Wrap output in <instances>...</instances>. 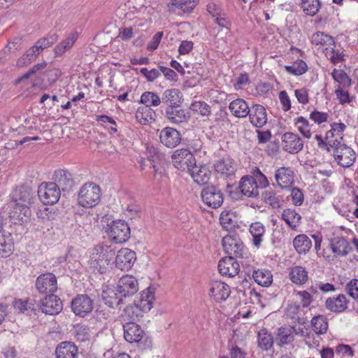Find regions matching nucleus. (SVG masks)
I'll return each instance as SVG.
<instances>
[{
    "label": "nucleus",
    "instance_id": "nucleus-41",
    "mask_svg": "<svg viewBox=\"0 0 358 358\" xmlns=\"http://www.w3.org/2000/svg\"><path fill=\"white\" fill-rule=\"evenodd\" d=\"M293 245L298 253L306 254L311 248L312 241L306 235L299 234L294 238Z\"/></svg>",
    "mask_w": 358,
    "mask_h": 358
},
{
    "label": "nucleus",
    "instance_id": "nucleus-54",
    "mask_svg": "<svg viewBox=\"0 0 358 358\" xmlns=\"http://www.w3.org/2000/svg\"><path fill=\"white\" fill-rule=\"evenodd\" d=\"M287 72L294 76H301L307 71V64L301 59H297L290 66H285Z\"/></svg>",
    "mask_w": 358,
    "mask_h": 358
},
{
    "label": "nucleus",
    "instance_id": "nucleus-23",
    "mask_svg": "<svg viewBox=\"0 0 358 358\" xmlns=\"http://www.w3.org/2000/svg\"><path fill=\"white\" fill-rule=\"evenodd\" d=\"M331 129L327 131L325 138L329 142L331 148H335V146L343 144V134L346 126L344 123L334 122L331 124Z\"/></svg>",
    "mask_w": 358,
    "mask_h": 358
},
{
    "label": "nucleus",
    "instance_id": "nucleus-25",
    "mask_svg": "<svg viewBox=\"0 0 358 358\" xmlns=\"http://www.w3.org/2000/svg\"><path fill=\"white\" fill-rule=\"evenodd\" d=\"M188 172L190 173L194 181L200 185L207 184L211 176V171L206 165L197 166L195 164L192 168H189Z\"/></svg>",
    "mask_w": 358,
    "mask_h": 358
},
{
    "label": "nucleus",
    "instance_id": "nucleus-57",
    "mask_svg": "<svg viewBox=\"0 0 358 358\" xmlns=\"http://www.w3.org/2000/svg\"><path fill=\"white\" fill-rule=\"evenodd\" d=\"M74 335L78 341L82 342L90 340L91 336L90 328L85 324H78L75 327Z\"/></svg>",
    "mask_w": 358,
    "mask_h": 358
},
{
    "label": "nucleus",
    "instance_id": "nucleus-61",
    "mask_svg": "<svg viewBox=\"0 0 358 358\" xmlns=\"http://www.w3.org/2000/svg\"><path fill=\"white\" fill-rule=\"evenodd\" d=\"M294 294L303 308H307L313 302V296L306 290L294 291Z\"/></svg>",
    "mask_w": 358,
    "mask_h": 358
},
{
    "label": "nucleus",
    "instance_id": "nucleus-59",
    "mask_svg": "<svg viewBox=\"0 0 358 358\" xmlns=\"http://www.w3.org/2000/svg\"><path fill=\"white\" fill-rule=\"evenodd\" d=\"M234 215L229 210H223L220 216V222L222 227L227 230L234 226Z\"/></svg>",
    "mask_w": 358,
    "mask_h": 358
},
{
    "label": "nucleus",
    "instance_id": "nucleus-60",
    "mask_svg": "<svg viewBox=\"0 0 358 358\" xmlns=\"http://www.w3.org/2000/svg\"><path fill=\"white\" fill-rule=\"evenodd\" d=\"M345 88L341 87V85H337L334 92L339 103L342 105L350 103L354 99L353 96H351L347 90H344Z\"/></svg>",
    "mask_w": 358,
    "mask_h": 358
},
{
    "label": "nucleus",
    "instance_id": "nucleus-63",
    "mask_svg": "<svg viewBox=\"0 0 358 358\" xmlns=\"http://www.w3.org/2000/svg\"><path fill=\"white\" fill-rule=\"evenodd\" d=\"M345 291L349 296L355 301H358V279L353 278L347 282Z\"/></svg>",
    "mask_w": 358,
    "mask_h": 358
},
{
    "label": "nucleus",
    "instance_id": "nucleus-21",
    "mask_svg": "<svg viewBox=\"0 0 358 358\" xmlns=\"http://www.w3.org/2000/svg\"><path fill=\"white\" fill-rule=\"evenodd\" d=\"M102 300L110 308H115L122 303L123 297L120 296L117 287L106 286L101 293Z\"/></svg>",
    "mask_w": 358,
    "mask_h": 358
},
{
    "label": "nucleus",
    "instance_id": "nucleus-53",
    "mask_svg": "<svg viewBox=\"0 0 358 358\" xmlns=\"http://www.w3.org/2000/svg\"><path fill=\"white\" fill-rule=\"evenodd\" d=\"M331 76L335 82L338 83V85H341L342 87H348L351 85V79L344 71L334 69Z\"/></svg>",
    "mask_w": 358,
    "mask_h": 358
},
{
    "label": "nucleus",
    "instance_id": "nucleus-51",
    "mask_svg": "<svg viewBox=\"0 0 358 358\" xmlns=\"http://www.w3.org/2000/svg\"><path fill=\"white\" fill-rule=\"evenodd\" d=\"M311 325L313 331L318 334L326 333L328 328V322L324 315L315 316L311 320Z\"/></svg>",
    "mask_w": 358,
    "mask_h": 358
},
{
    "label": "nucleus",
    "instance_id": "nucleus-4",
    "mask_svg": "<svg viewBox=\"0 0 358 358\" xmlns=\"http://www.w3.org/2000/svg\"><path fill=\"white\" fill-rule=\"evenodd\" d=\"M38 196L44 205L55 204L61 196L60 187L55 182H43L38 186Z\"/></svg>",
    "mask_w": 358,
    "mask_h": 358
},
{
    "label": "nucleus",
    "instance_id": "nucleus-62",
    "mask_svg": "<svg viewBox=\"0 0 358 358\" xmlns=\"http://www.w3.org/2000/svg\"><path fill=\"white\" fill-rule=\"evenodd\" d=\"M12 306L15 312L24 313L26 311L31 309V304L28 299L22 300L15 299L12 302Z\"/></svg>",
    "mask_w": 358,
    "mask_h": 358
},
{
    "label": "nucleus",
    "instance_id": "nucleus-42",
    "mask_svg": "<svg viewBox=\"0 0 358 358\" xmlns=\"http://www.w3.org/2000/svg\"><path fill=\"white\" fill-rule=\"evenodd\" d=\"M199 2V0H180L175 3H169L167 6L169 11L176 12V9H180L185 13H189Z\"/></svg>",
    "mask_w": 358,
    "mask_h": 358
},
{
    "label": "nucleus",
    "instance_id": "nucleus-44",
    "mask_svg": "<svg viewBox=\"0 0 358 358\" xmlns=\"http://www.w3.org/2000/svg\"><path fill=\"white\" fill-rule=\"evenodd\" d=\"M252 278L258 285L263 287H268L273 282L272 273L270 271L266 269L254 271Z\"/></svg>",
    "mask_w": 358,
    "mask_h": 358
},
{
    "label": "nucleus",
    "instance_id": "nucleus-39",
    "mask_svg": "<svg viewBox=\"0 0 358 358\" xmlns=\"http://www.w3.org/2000/svg\"><path fill=\"white\" fill-rule=\"evenodd\" d=\"M54 180L56 184L63 190L70 188L73 185L72 176L70 172L64 169L55 171Z\"/></svg>",
    "mask_w": 358,
    "mask_h": 358
},
{
    "label": "nucleus",
    "instance_id": "nucleus-8",
    "mask_svg": "<svg viewBox=\"0 0 358 358\" xmlns=\"http://www.w3.org/2000/svg\"><path fill=\"white\" fill-rule=\"evenodd\" d=\"M173 165L181 171L187 170L195 165L196 159L192 152L187 149L176 150L171 156Z\"/></svg>",
    "mask_w": 358,
    "mask_h": 358
},
{
    "label": "nucleus",
    "instance_id": "nucleus-37",
    "mask_svg": "<svg viewBox=\"0 0 358 358\" xmlns=\"http://www.w3.org/2000/svg\"><path fill=\"white\" fill-rule=\"evenodd\" d=\"M289 277L290 280L297 285H304L308 279V271L301 266L292 267L289 273Z\"/></svg>",
    "mask_w": 358,
    "mask_h": 358
},
{
    "label": "nucleus",
    "instance_id": "nucleus-10",
    "mask_svg": "<svg viewBox=\"0 0 358 358\" xmlns=\"http://www.w3.org/2000/svg\"><path fill=\"white\" fill-rule=\"evenodd\" d=\"M222 245L224 252L229 257H241L244 246L241 239L236 235H227L223 237Z\"/></svg>",
    "mask_w": 358,
    "mask_h": 358
},
{
    "label": "nucleus",
    "instance_id": "nucleus-28",
    "mask_svg": "<svg viewBox=\"0 0 358 358\" xmlns=\"http://www.w3.org/2000/svg\"><path fill=\"white\" fill-rule=\"evenodd\" d=\"M250 122L256 127L264 126L267 122V115L264 107L259 104L252 106L248 114Z\"/></svg>",
    "mask_w": 358,
    "mask_h": 358
},
{
    "label": "nucleus",
    "instance_id": "nucleus-48",
    "mask_svg": "<svg viewBox=\"0 0 358 358\" xmlns=\"http://www.w3.org/2000/svg\"><path fill=\"white\" fill-rule=\"evenodd\" d=\"M154 112L152 109H151L149 107L147 106H140L138 108L136 112V120L142 124H146L152 120V115Z\"/></svg>",
    "mask_w": 358,
    "mask_h": 358
},
{
    "label": "nucleus",
    "instance_id": "nucleus-33",
    "mask_svg": "<svg viewBox=\"0 0 358 358\" xmlns=\"http://www.w3.org/2000/svg\"><path fill=\"white\" fill-rule=\"evenodd\" d=\"M273 336L266 329H262L257 333V347L262 351H268L273 346Z\"/></svg>",
    "mask_w": 358,
    "mask_h": 358
},
{
    "label": "nucleus",
    "instance_id": "nucleus-2",
    "mask_svg": "<svg viewBox=\"0 0 358 358\" xmlns=\"http://www.w3.org/2000/svg\"><path fill=\"white\" fill-rule=\"evenodd\" d=\"M115 252L109 246L98 245L93 249L90 264L100 273H105L109 270Z\"/></svg>",
    "mask_w": 358,
    "mask_h": 358
},
{
    "label": "nucleus",
    "instance_id": "nucleus-26",
    "mask_svg": "<svg viewBox=\"0 0 358 358\" xmlns=\"http://www.w3.org/2000/svg\"><path fill=\"white\" fill-rule=\"evenodd\" d=\"M349 301L344 294H340L336 296L329 297L325 301L327 308L336 313L345 311L348 307Z\"/></svg>",
    "mask_w": 358,
    "mask_h": 358
},
{
    "label": "nucleus",
    "instance_id": "nucleus-13",
    "mask_svg": "<svg viewBox=\"0 0 358 358\" xmlns=\"http://www.w3.org/2000/svg\"><path fill=\"white\" fill-rule=\"evenodd\" d=\"M136 259L134 251L125 248L120 249L115 257V266L121 271H129L134 266Z\"/></svg>",
    "mask_w": 358,
    "mask_h": 358
},
{
    "label": "nucleus",
    "instance_id": "nucleus-56",
    "mask_svg": "<svg viewBox=\"0 0 358 358\" xmlns=\"http://www.w3.org/2000/svg\"><path fill=\"white\" fill-rule=\"evenodd\" d=\"M22 48V40L20 37H14L9 40L3 49L4 54L10 55Z\"/></svg>",
    "mask_w": 358,
    "mask_h": 358
},
{
    "label": "nucleus",
    "instance_id": "nucleus-35",
    "mask_svg": "<svg viewBox=\"0 0 358 358\" xmlns=\"http://www.w3.org/2000/svg\"><path fill=\"white\" fill-rule=\"evenodd\" d=\"M214 168L216 172L224 176H230L235 172V166L234 161L230 158H223L217 160Z\"/></svg>",
    "mask_w": 358,
    "mask_h": 358
},
{
    "label": "nucleus",
    "instance_id": "nucleus-19",
    "mask_svg": "<svg viewBox=\"0 0 358 358\" xmlns=\"http://www.w3.org/2000/svg\"><path fill=\"white\" fill-rule=\"evenodd\" d=\"M160 142L169 148H176L181 141V135L176 129L166 127L159 133Z\"/></svg>",
    "mask_w": 358,
    "mask_h": 358
},
{
    "label": "nucleus",
    "instance_id": "nucleus-31",
    "mask_svg": "<svg viewBox=\"0 0 358 358\" xmlns=\"http://www.w3.org/2000/svg\"><path fill=\"white\" fill-rule=\"evenodd\" d=\"M249 231L252 236V245L259 248L262 245L266 233L264 225L260 222H253L250 226Z\"/></svg>",
    "mask_w": 358,
    "mask_h": 358
},
{
    "label": "nucleus",
    "instance_id": "nucleus-16",
    "mask_svg": "<svg viewBox=\"0 0 358 358\" xmlns=\"http://www.w3.org/2000/svg\"><path fill=\"white\" fill-rule=\"evenodd\" d=\"M329 246L336 257H345L352 250L346 238L336 236L329 239Z\"/></svg>",
    "mask_w": 358,
    "mask_h": 358
},
{
    "label": "nucleus",
    "instance_id": "nucleus-6",
    "mask_svg": "<svg viewBox=\"0 0 358 358\" xmlns=\"http://www.w3.org/2000/svg\"><path fill=\"white\" fill-rule=\"evenodd\" d=\"M331 152L338 164L344 168L351 166L356 159L355 151L344 143L335 146Z\"/></svg>",
    "mask_w": 358,
    "mask_h": 358
},
{
    "label": "nucleus",
    "instance_id": "nucleus-22",
    "mask_svg": "<svg viewBox=\"0 0 358 358\" xmlns=\"http://www.w3.org/2000/svg\"><path fill=\"white\" fill-rule=\"evenodd\" d=\"M217 267L220 273L227 277H234L239 271V264L233 257H227L220 259Z\"/></svg>",
    "mask_w": 358,
    "mask_h": 358
},
{
    "label": "nucleus",
    "instance_id": "nucleus-20",
    "mask_svg": "<svg viewBox=\"0 0 358 358\" xmlns=\"http://www.w3.org/2000/svg\"><path fill=\"white\" fill-rule=\"evenodd\" d=\"M230 293L229 286L222 281H213L210 284L209 294L217 302L225 301Z\"/></svg>",
    "mask_w": 358,
    "mask_h": 358
},
{
    "label": "nucleus",
    "instance_id": "nucleus-7",
    "mask_svg": "<svg viewBox=\"0 0 358 358\" xmlns=\"http://www.w3.org/2000/svg\"><path fill=\"white\" fill-rule=\"evenodd\" d=\"M35 287L40 294H54L57 290V280L52 273L40 275L36 280Z\"/></svg>",
    "mask_w": 358,
    "mask_h": 358
},
{
    "label": "nucleus",
    "instance_id": "nucleus-9",
    "mask_svg": "<svg viewBox=\"0 0 358 358\" xmlns=\"http://www.w3.org/2000/svg\"><path fill=\"white\" fill-rule=\"evenodd\" d=\"M116 287L120 293V296L124 299L136 294L139 289V283L136 277L127 274L119 279Z\"/></svg>",
    "mask_w": 358,
    "mask_h": 358
},
{
    "label": "nucleus",
    "instance_id": "nucleus-49",
    "mask_svg": "<svg viewBox=\"0 0 358 358\" xmlns=\"http://www.w3.org/2000/svg\"><path fill=\"white\" fill-rule=\"evenodd\" d=\"M294 123L305 138H310L311 137V125L306 118L302 116L297 117L294 120Z\"/></svg>",
    "mask_w": 358,
    "mask_h": 358
},
{
    "label": "nucleus",
    "instance_id": "nucleus-34",
    "mask_svg": "<svg viewBox=\"0 0 358 358\" xmlns=\"http://www.w3.org/2000/svg\"><path fill=\"white\" fill-rule=\"evenodd\" d=\"M77 353V347L69 341L61 343L55 350L57 358H75Z\"/></svg>",
    "mask_w": 358,
    "mask_h": 358
},
{
    "label": "nucleus",
    "instance_id": "nucleus-55",
    "mask_svg": "<svg viewBox=\"0 0 358 358\" xmlns=\"http://www.w3.org/2000/svg\"><path fill=\"white\" fill-rule=\"evenodd\" d=\"M36 48H35V50ZM37 57L36 55V51L34 52V49L29 48L27 50V52L23 54L16 62V66L18 68H22L30 64L33 61H34Z\"/></svg>",
    "mask_w": 358,
    "mask_h": 358
},
{
    "label": "nucleus",
    "instance_id": "nucleus-24",
    "mask_svg": "<svg viewBox=\"0 0 358 358\" xmlns=\"http://www.w3.org/2000/svg\"><path fill=\"white\" fill-rule=\"evenodd\" d=\"M311 43L317 47L318 49H322L325 52L335 46V42L332 36L325 34L323 31H316L310 37Z\"/></svg>",
    "mask_w": 358,
    "mask_h": 358
},
{
    "label": "nucleus",
    "instance_id": "nucleus-64",
    "mask_svg": "<svg viewBox=\"0 0 358 358\" xmlns=\"http://www.w3.org/2000/svg\"><path fill=\"white\" fill-rule=\"evenodd\" d=\"M253 179L255 180V183L259 186V187H266L269 185V182L264 174L258 169L255 168L252 171Z\"/></svg>",
    "mask_w": 358,
    "mask_h": 358
},
{
    "label": "nucleus",
    "instance_id": "nucleus-50",
    "mask_svg": "<svg viewBox=\"0 0 358 358\" xmlns=\"http://www.w3.org/2000/svg\"><path fill=\"white\" fill-rule=\"evenodd\" d=\"M139 103L149 108L152 106L156 107L160 104L161 99L160 97L153 92H145L141 94Z\"/></svg>",
    "mask_w": 358,
    "mask_h": 358
},
{
    "label": "nucleus",
    "instance_id": "nucleus-12",
    "mask_svg": "<svg viewBox=\"0 0 358 358\" xmlns=\"http://www.w3.org/2000/svg\"><path fill=\"white\" fill-rule=\"evenodd\" d=\"M201 196L204 203L213 208H219L223 203L222 192L214 186L203 188Z\"/></svg>",
    "mask_w": 358,
    "mask_h": 358
},
{
    "label": "nucleus",
    "instance_id": "nucleus-47",
    "mask_svg": "<svg viewBox=\"0 0 358 358\" xmlns=\"http://www.w3.org/2000/svg\"><path fill=\"white\" fill-rule=\"evenodd\" d=\"M145 22L141 19H136L133 27H123L119 29L118 37L122 41L131 39L134 33L138 31L137 27L143 26Z\"/></svg>",
    "mask_w": 358,
    "mask_h": 358
},
{
    "label": "nucleus",
    "instance_id": "nucleus-1",
    "mask_svg": "<svg viewBox=\"0 0 358 358\" xmlns=\"http://www.w3.org/2000/svg\"><path fill=\"white\" fill-rule=\"evenodd\" d=\"M34 195L32 191L26 187H20L15 189L11 201L7 204L9 217L24 222L31 215V206L34 203Z\"/></svg>",
    "mask_w": 358,
    "mask_h": 358
},
{
    "label": "nucleus",
    "instance_id": "nucleus-45",
    "mask_svg": "<svg viewBox=\"0 0 358 358\" xmlns=\"http://www.w3.org/2000/svg\"><path fill=\"white\" fill-rule=\"evenodd\" d=\"M13 250V241L9 233L0 234V257H8Z\"/></svg>",
    "mask_w": 358,
    "mask_h": 358
},
{
    "label": "nucleus",
    "instance_id": "nucleus-52",
    "mask_svg": "<svg viewBox=\"0 0 358 358\" xmlns=\"http://www.w3.org/2000/svg\"><path fill=\"white\" fill-rule=\"evenodd\" d=\"M321 3L320 0H302L301 8L303 12L310 16H315L320 10Z\"/></svg>",
    "mask_w": 358,
    "mask_h": 358
},
{
    "label": "nucleus",
    "instance_id": "nucleus-27",
    "mask_svg": "<svg viewBox=\"0 0 358 358\" xmlns=\"http://www.w3.org/2000/svg\"><path fill=\"white\" fill-rule=\"evenodd\" d=\"M182 101L183 95L178 89H167L162 94V101L167 107L179 108Z\"/></svg>",
    "mask_w": 358,
    "mask_h": 358
},
{
    "label": "nucleus",
    "instance_id": "nucleus-38",
    "mask_svg": "<svg viewBox=\"0 0 358 358\" xmlns=\"http://www.w3.org/2000/svg\"><path fill=\"white\" fill-rule=\"evenodd\" d=\"M145 312L141 309L135 303L127 306L122 314L124 321L134 322L138 321L143 317Z\"/></svg>",
    "mask_w": 358,
    "mask_h": 358
},
{
    "label": "nucleus",
    "instance_id": "nucleus-17",
    "mask_svg": "<svg viewBox=\"0 0 358 358\" xmlns=\"http://www.w3.org/2000/svg\"><path fill=\"white\" fill-rule=\"evenodd\" d=\"M124 338L130 343H138L145 336L141 327L134 322H127L123 325Z\"/></svg>",
    "mask_w": 358,
    "mask_h": 358
},
{
    "label": "nucleus",
    "instance_id": "nucleus-29",
    "mask_svg": "<svg viewBox=\"0 0 358 358\" xmlns=\"http://www.w3.org/2000/svg\"><path fill=\"white\" fill-rule=\"evenodd\" d=\"M165 117L172 124L186 123L189 119V113L184 109L167 107L165 110Z\"/></svg>",
    "mask_w": 358,
    "mask_h": 358
},
{
    "label": "nucleus",
    "instance_id": "nucleus-18",
    "mask_svg": "<svg viewBox=\"0 0 358 358\" xmlns=\"http://www.w3.org/2000/svg\"><path fill=\"white\" fill-rule=\"evenodd\" d=\"M63 308L62 300L55 294H49L41 301V309L47 315H57Z\"/></svg>",
    "mask_w": 358,
    "mask_h": 358
},
{
    "label": "nucleus",
    "instance_id": "nucleus-14",
    "mask_svg": "<svg viewBox=\"0 0 358 358\" xmlns=\"http://www.w3.org/2000/svg\"><path fill=\"white\" fill-rule=\"evenodd\" d=\"M281 139L283 150L289 153H298L303 148L302 139L297 134L292 132L285 133Z\"/></svg>",
    "mask_w": 358,
    "mask_h": 358
},
{
    "label": "nucleus",
    "instance_id": "nucleus-5",
    "mask_svg": "<svg viewBox=\"0 0 358 358\" xmlns=\"http://www.w3.org/2000/svg\"><path fill=\"white\" fill-rule=\"evenodd\" d=\"M107 233L114 243H122L130 237V228L126 222L117 220L108 225Z\"/></svg>",
    "mask_w": 358,
    "mask_h": 358
},
{
    "label": "nucleus",
    "instance_id": "nucleus-43",
    "mask_svg": "<svg viewBox=\"0 0 358 358\" xmlns=\"http://www.w3.org/2000/svg\"><path fill=\"white\" fill-rule=\"evenodd\" d=\"M78 39V33H71L65 39L55 47L54 51L57 56H61L71 49Z\"/></svg>",
    "mask_w": 358,
    "mask_h": 358
},
{
    "label": "nucleus",
    "instance_id": "nucleus-3",
    "mask_svg": "<svg viewBox=\"0 0 358 358\" xmlns=\"http://www.w3.org/2000/svg\"><path fill=\"white\" fill-rule=\"evenodd\" d=\"M101 196L100 187L93 182H88L80 187L78 195V202L83 208H93L99 203Z\"/></svg>",
    "mask_w": 358,
    "mask_h": 358
},
{
    "label": "nucleus",
    "instance_id": "nucleus-15",
    "mask_svg": "<svg viewBox=\"0 0 358 358\" xmlns=\"http://www.w3.org/2000/svg\"><path fill=\"white\" fill-rule=\"evenodd\" d=\"M294 172L289 166H282L276 169L275 179L278 187L282 189L290 188L294 182Z\"/></svg>",
    "mask_w": 358,
    "mask_h": 358
},
{
    "label": "nucleus",
    "instance_id": "nucleus-58",
    "mask_svg": "<svg viewBox=\"0 0 358 358\" xmlns=\"http://www.w3.org/2000/svg\"><path fill=\"white\" fill-rule=\"evenodd\" d=\"M189 109L194 113H198L202 116H208L210 114V107L204 101H194L190 106Z\"/></svg>",
    "mask_w": 358,
    "mask_h": 358
},
{
    "label": "nucleus",
    "instance_id": "nucleus-32",
    "mask_svg": "<svg viewBox=\"0 0 358 358\" xmlns=\"http://www.w3.org/2000/svg\"><path fill=\"white\" fill-rule=\"evenodd\" d=\"M259 186L255 183L253 178L243 177L239 185L242 194L248 197H256L259 194Z\"/></svg>",
    "mask_w": 358,
    "mask_h": 358
},
{
    "label": "nucleus",
    "instance_id": "nucleus-46",
    "mask_svg": "<svg viewBox=\"0 0 358 358\" xmlns=\"http://www.w3.org/2000/svg\"><path fill=\"white\" fill-rule=\"evenodd\" d=\"M277 343L280 346H283L291 343L294 340L293 328L281 327L278 329L276 334Z\"/></svg>",
    "mask_w": 358,
    "mask_h": 358
},
{
    "label": "nucleus",
    "instance_id": "nucleus-30",
    "mask_svg": "<svg viewBox=\"0 0 358 358\" xmlns=\"http://www.w3.org/2000/svg\"><path fill=\"white\" fill-rule=\"evenodd\" d=\"M155 300V292L151 287H148L143 290L138 300L135 301V303L145 313L149 312Z\"/></svg>",
    "mask_w": 358,
    "mask_h": 358
},
{
    "label": "nucleus",
    "instance_id": "nucleus-36",
    "mask_svg": "<svg viewBox=\"0 0 358 358\" xmlns=\"http://www.w3.org/2000/svg\"><path fill=\"white\" fill-rule=\"evenodd\" d=\"M229 108L231 113L237 117H245L250 113V108L243 99H236L231 101Z\"/></svg>",
    "mask_w": 358,
    "mask_h": 358
},
{
    "label": "nucleus",
    "instance_id": "nucleus-40",
    "mask_svg": "<svg viewBox=\"0 0 358 358\" xmlns=\"http://www.w3.org/2000/svg\"><path fill=\"white\" fill-rule=\"evenodd\" d=\"M281 218L291 229H296L301 223V216L294 209L287 208L283 210Z\"/></svg>",
    "mask_w": 358,
    "mask_h": 358
},
{
    "label": "nucleus",
    "instance_id": "nucleus-11",
    "mask_svg": "<svg viewBox=\"0 0 358 358\" xmlns=\"http://www.w3.org/2000/svg\"><path fill=\"white\" fill-rule=\"evenodd\" d=\"M71 308L76 315L85 317L92 311L94 302L87 295H78L71 301Z\"/></svg>",
    "mask_w": 358,
    "mask_h": 358
}]
</instances>
